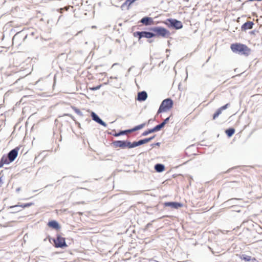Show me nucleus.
Wrapping results in <instances>:
<instances>
[{
  "instance_id": "obj_1",
  "label": "nucleus",
  "mask_w": 262,
  "mask_h": 262,
  "mask_svg": "<svg viewBox=\"0 0 262 262\" xmlns=\"http://www.w3.org/2000/svg\"><path fill=\"white\" fill-rule=\"evenodd\" d=\"M231 50L235 53H239L245 56H248L251 52V49L246 45L241 43H235L231 45Z\"/></svg>"
},
{
  "instance_id": "obj_2",
  "label": "nucleus",
  "mask_w": 262,
  "mask_h": 262,
  "mask_svg": "<svg viewBox=\"0 0 262 262\" xmlns=\"http://www.w3.org/2000/svg\"><path fill=\"white\" fill-rule=\"evenodd\" d=\"M154 33V37H167L170 35V32L166 29L160 27H156L150 29Z\"/></svg>"
},
{
  "instance_id": "obj_3",
  "label": "nucleus",
  "mask_w": 262,
  "mask_h": 262,
  "mask_svg": "<svg viewBox=\"0 0 262 262\" xmlns=\"http://www.w3.org/2000/svg\"><path fill=\"white\" fill-rule=\"evenodd\" d=\"M173 105V102L170 99H166L164 100L161 104L160 107L158 111V114L162 112H166L170 110Z\"/></svg>"
},
{
  "instance_id": "obj_4",
  "label": "nucleus",
  "mask_w": 262,
  "mask_h": 262,
  "mask_svg": "<svg viewBox=\"0 0 262 262\" xmlns=\"http://www.w3.org/2000/svg\"><path fill=\"white\" fill-rule=\"evenodd\" d=\"M54 246L56 248H64L67 247L65 238L62 237L60 235H57V237L53 239Z\"/></svg>"
},
{
  "instance_id": "obj_5",
  "label": "nucleus",
  "mask_w": 262,
  "mask_h": 262,
  "mask_svg": "<svg viewBox=\"0 0 262 262\" xmlns=\"http://www.w3.org/2000/svg\"><path fill=\"white\" fill-rule=\"evenodd\" d=\"M134 36L135 37H138L139 39H140L142 37L150 38L154 37L153 33L146 31L136 32L134 33Z\"/></svg>"
},
{
  "instance_id": "obj_6",
  "label": "nucleus",
  "mask_w": 262,
  "mask_h": 262,
  "mask_svg": "<svg viewBox=\"0 0 262 262\" xmlns=\"http://www.w3.org/2000/svg\"><path fill=\"white\" fill-rule=\"evenodd\" d=\"M229 106V104L227 103L226 104L219 108L213 115L212 119H216L219 116V115L222 114L223 111L227 108Z\"/></svg>"
},
{
  "instance_id": "obj_7",
  "label": "nucleus",
  "mask_w": 262,
  "mask_h": 262,
  "mask_svg": "<svg viewBox=\"0 0 262 262\" xmlns=\"http://www.w3.org/2000/svg\"><path fill=\"white\" fill-rule=\"evenodd\" d=\"M19 148L16 147L11 150L8 154L9 161L13 162L17 157Z\"/></svg>"
},
{
  "instance_id": "obj_8",
  "label": "nucleus",
  "mask_w": 262,
  "mask_h": 262,
  "mask_svg": "<svg viewBox=\"0 0 262 262\" xmlns=\"http://www.w3.org/2000/svg\"><path fill=\"white\" fill-rule=\"evenodd\" d=\"M91 116L93 120L95 121L96 122L103 125L105 126V123L99 118V117L93 112L91 113Z\"/></svg>"
},
{
  "instance_id": "obj_9",
  "label": "nucleus",
  "mask_w": 262,
  "mask_h": 262,
  "mask_svg": "<svg viewBox=\"0 0 262 262\" xmlns=\"http://www.w3.org/2000/svg\"><path fill=\"white\" fill-rule=\"evenodd\" d=\"M113 146L117 147H120L122 148H125V141H115L113 142Z\"/></svg>"
},
{
  "instance_id": "obj_10",
  "label": "nucleus",
  "mask_w": 262,
  "mask_h": 262,
  "mask_svg": "<svg viewBox=\"0 0 262 262\" xmlns=\"http://www.w3.org/2000/svg\"><path fill=\"white\" fill-rule=\"evenodd\" d=\"M11 161H9V159L8 156L4 155L0 161V168L2 167L4 164H8Z\"/></svg>"
},
{
  "instance_id": "obj_11",
  "label": "nucleus",
  "mask_w": 262,
  "mask_h": 262,
  "mask_svg": "<svg viewBox=\"0 0 262 262\" xmlns=\"http://www.w3.org/2000/svg\"><path fill=\"white\" fill-rule=\"evenodd\" d=\"M165 206H170L174 208H178L182 207V204L177 202H165L164 204Z\"/></svg>"
},
{
  "instance_id": "obj_12",
  "label": "nucleus",
  "mask_w": 262,
  "mask_h": 262,
  "mask_svg": "<svg viewBox=\"0 0 262 262\" xmlns=\"http://www.w3.org/2000/svg\"><path fill=\"white\" fill-rule=\"evenodd\" d=\"M171 25L177 29H181L183 27V25L180 21L176 19L172 20L171 21Z\"/></svg>"
},
{
  "instance_id": "obj_13",
  "label": "nucleus",
  "mask_w": 262,
  "mask_h": 262,
  "mask_svg": "<svg viewBox=\"0 0 262 262\" xmlns=\"http://www.w3.org/2000/svg\"><path fill=\"white\" fill-rule=\"evenodd\" d=\"M254 24L252 21H248L244 24L242 26V30H246L252 28Z\"/></svg>"
},
{
  "instance_id": "obj_14",
  "label": "nucleus",
  "mask_w": 262,
  "mask_h": 262,
  "mask_svg": "<svg viewBox=\"0 0 262 262\" xmlns=\"http://www.w3.org/2000/svg\"><path fill=\"white\" fill-rule=\"evenodd\" d=\"M141 23L145 25H151L153 23L152 19L151 17H144L140 20Z\"/></svg>"
},
{
  "instance_id": "obj_15",
  "label": "nucleus",
  "mask_w": 262,
  "mask_h": 262,
  "mask_svg": "<svg viewBox=\"0 0 262 262\" xmlns=\"http://www.w3.org/2000/svg\"><path fill=\"white\" fill-rule=\"evenodd\" d=\"M147 97V93L145 91L139 92L138 94V100L139 101H145Z\"/></svg>"
},
{
  "instance_id": "obj_16",
  "label": "nucleus",
  "mask_w": 262,
  "mask_h": 262,
  "mask_svg": "<svg viewBox=\"0 0 262 262\" xmlns=\"http://www.w3.org/2000/svg\"><path fill=\"white\" fill-rule=\"evenodd\" d=\"M240 258L242 260H245V261H250L251 260L255 261L256 258L255 257L252 258L251 256L247 255L245 254H243L240 256Z\"/></svg>"
},
{
  "instance_id": "obj_17",
  "label": "nucleus",
  "mask_w": 262,
  "mask_h": 262,
  "mask_svg": "<svg viewBox=\"0 0 262 262\" xmlns=\"http://www.w3.org/2000/svg\"><path fill=\"white\" fill-rule=\"evenodd\" d=\"M145 125H146L145 123H142L141 124H140L139 125L135 126V127H134L132 129H128L127 132L128 133H132L133 132L136 131V130L141 129L143 128L145 126Z\"/></svg>"
},
{
  "instance_id": "obj_18",
  "label": "nucleus",
  "mask_w": 262,
  "mask_h": 262,
  "mask_svg": "<svg viewBox=\"0 0 262 262\" xmlns=\"http://www.w3.org/2000/svg\"><path fill=\"white\" fill-rule=\"evenodd\" d=\"M152 138H146L143 140H141L138 142H135L136 147L149 142Z\"/></svg>"
},
{
  "instance_id": "obj_19",
  "label": "nucleus",
  "mask_w": 262,
  "mask_h": 262,
  "mask_svg": "<svg viewBox=\"0 0 262 262\" xmlns=\"http://www.w3.org/2000/svg\"><path fill=\"white\" fill-rule=\"evenodd\" d=\"M48 226L55 229H59V226L58 223L55 221H52L48 223Z\"/></svg>"
},
{
  "instance_id": "obj_20",
  "label": "nucleus",
  "mask_w": 262,
  "mask_h": 262,
  "mask_svg": "<svg viewBox=\"0 0 262 262\" xmlns=\"http://www.w3.org/2000/svg\"><path fill=\"white\" fill-rule=\"evenodd\" d=\"M155 169L157 172H160L164 170L165 167L163 164H157L155 165Z\"/></svg>"
},
{
  "instance_id": "obj_21",
  "label": "nucleus",
  "mask_w": 262,
  "mask_h": 262,
  "mask_svg": "<svg viewBox=\"0 0 262 262\" xmlns=\"http://www.w3.org/2000/svg\"><path fill=\"white\" fill-rule=\"evenodd\" d=\"M234 132H235V129L234 128H232L226 129V131H225V133H226V135L229 137H231L234 134Z\"/></svg>"
},
{
  "instance_id": "obj_22",
  "label": "nucleus",
  "mask_w": 262,
  "mask_h": 262,
  "mask_svg": "<svg viewBox=\"0 0 262 262\" xmlns=\"http://www.w3.org/2000/svg\"><path fill=\"white\" fill-rule=\"evenodd\" d=\"M164 126V124L163 123H161V124L156 126L155 127H154L152 128V130L154 131V132H156L159 131L162 127H163Z\"/></svg>"
},
{
  "instance_id": "obj_23",
  "label": "nucleus",
  "mask_w": 262,
  "mask_h": 262,
  "mask_svg": "<svg viewBox=\"0 0 262 262\" xmlns=\"http://www.w3.org/2000/svg\"><path fill=\"white\" fill-rule=\"evenodd\" d=\"M136 145L135 144V142L133 143H130L129 142L125 141V148L128 147V148H132L135 147Z\"/></svg>"
},
{
  "instance_id": "obj_24",
  "label": "nucleus",
  "mask_w": 262,
  "mask_h": 262,
  "mask_svg": "<svg viewBox=\"0 0 262 262\" xmlns=\"http://www.w3.org/2000/svg\"><path fill=\"white\" fill-rule=\"evenodd\" d=\"M32 205H33L32 203H27V204H21L20 205H15V206H13L12 207L20 206L22 208H25V207H30V206H32Z\"/></svg>"
},
{
  "instance_id": "obj_25",
  "label": "nucleus",
  "mask_w": 262,
  "mask_h": 262,
  "mask_svg": "<svg viewBox=\"0 0 262 262\" xmlns=\"http://www.w3.org/2000/svg\"><path fill=\"white\" fill-rule=\"evenodd\" d=\"M126 133H128L127 130L121 131V132H119V133H116L114 135V136L116 137H117V136H119L125 134Z\"/></svg>"
},
{
  "instance_id": "obj_26",
  "label": "nucleus",
  "mask_w": 262,
  "mask_h": 262,
  "mask_svg": "<svg viewBox=\"0 0 262 262\" xmlns=\"http://www.w3.org/2000/svg\"><path fill=\"white\" fill-rule=\"evenodd\" d=\"M154 133V131L152 130V129H149L147 130H146L145 131L143 134H142V135L143 136H146L148 134H150V133Z\"/></svg>"
},
{
  "instance_id": "obj_27",
  "label": "nucleus",
  "mask_w": 262,
  "mask_h": 262,
  "mask_svg": "<svg viewBox=\"0 0 262 262\" xmlns=\"http://www.w3.org/2000/svg\"><path fill=\"white\" fill-rule=\"evenodd\" d=\"M100 87H101V85H99L97 86L91 88V90H92L93 91H95V90L99 89Z\"/></svg>"
},
{
  "instance_id": "obj_28",
  "label": "nucleus",
  "mask_w": 262,
  "mask_h": 262,
  "mask_svg": "<svg viewBox=\"0 0 262 262\" xmlns=\"http://www.w3.org/2000/svg\"><path fill=\"white\" fill-rule=\"evenodd\" d=\"M169 117H167V118H166L164 121L163 122H162L161 123H163L164 124V126L166 124V123L169 121Z\"/></svg>"
}]
</instances>
